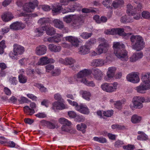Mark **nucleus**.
<instances>
[{"mask_svg":"<svg viewBox=\"0 0 150 150\" xmlns=\"http://www.w3.org/2000/svg\"><path fill=\"white\" fill-rule=\"evenodd\" d=\"M105 64V61L101 59H94L91 62V66L96 67H103L104 65Z\"/></svg>","mask_w":150,"mask_h":150,"instance_id":"nucleus-23","label":"nucleus"},{"mask_svg":"<svg viewBox=\"0 0 150 150\" xmlns=\"http://www.w3.org/2000/svg\"><path fill=\"white\" fill-rule=\"evenodd\" d=\"M121 21L123 23H131L133 21L132 18L126 16L122 17L121 18Z\"/></svg>","mask_w":150,"mask_h":150,"instance_id":"nucleus-42","label":"nucleus"},{"mask_svg":"<svg viewBox=\"0 0 150 150\" xmlns=\"http://www.w3.org/2000/svg\"><path fill=\"white\" fill-rule=\"evenodd\" d=\"M90 51V49L85 45L80 47L79 52L80 54L84 55L88 54Z\"/></svg>","mask_w":150,"mask_h":150,"instance_id":"nucleus-33","label":"nucleus"},{"mask_svg":"<svg viewBox=\"0 0 150 150\" xmlns=\"http://www.w3.org/2000/svg\"><path fill=\"white\" fill-rule=\"evenodd\" d=\"M52 24L55 27L60 29L64 28L63 22L59 19H54L52 21Z\"/></svg>","mask_w":150,"mask_h":150,"instance_id":"nucleus-30","label":"nucleus"},{"mask_svg":"<svg viewBox=\"0 0 150 150\" xmlns=\"http://www.w3.org/2000/svg\"><path fill=\"white\" fill-rule=\"evenodd\" d=\"M66 105L63 103L56 101L52 103V109L55 111L56 110H61L66 108Z\"/></svg>","mask_w":150,"mask_h":150,"instance_id":"nucleus-20","label":"nucleus"},{"mask_svg":"<svg viewBox=\"0 0 150 150\" xmlns=\"http://www.w3.org/2000/svg\"><path fill=\"white\" fill-rule=\"evenodd\" d=\"M83 23V21L81 17L78 15L75 16L70 26L72 28L78 29L80 28Z\"/></svg>","mask_w":150,"mask_h":150,"instance_id":"nucleus-9","label":"nucleus"},{"mask_svg":"<svg viewBox=\"0 0 150 150\" xmlns=\"http://www.w3.org/2000/svg\"><path fill=\"white\" fill-rule=\"evenodd\" d=\"M137 4H136V5L135 6H136V8L135 7H133L131 4H129L127 5V13L128 14L129 16H130L131 14H133V13L136 11V10L137 8Z\"/></svg>","mask_w":150,"mask_h":150,"instance_id":"nucleus-34","label":"nucleus"},{"mask_svg":"<svg viewBox=\"0 0 150 150\" xmlns=\"http://www.w3.org/2000/svg\"><path fill=\"white\" fill-rule=\"evenodd\" d=\"M59 61L61 63L66 65H72L76 62L75 60L71 57H67L64 59L61 58L59 59Z\"/></svg>","mask_w":150,"mask_h":150,"instance_id":"nucleus-18","label":"nucleus"},{"mask_svg":"<svg viewBox=\"0 0 150 150\" xmlns=\"http://www.w3.org/2000/svg\"><path fill=\"white\" fill-rule=\"evenodd\" d=\"M142 17L146 19H150V13L147 11H144L142 13Z\"/></svg>","mask_w":150,"mask_h":150,"instance_id":"nucleus-53","label":"nucleus"},{"mask_svg":"<svg viewBox=\"0 0 150 150\" xmlns=\"http://www.w3.org/2000/svg\"><path fill=\"white\" fill-rule=\"evenodd\" d=\"M30 61L28 58H23L19 60V64L21 66H26L29 64Z\"/></svg>","mask_w":150,"mask_h":150,"instance_id":"nucleus-46","label":"nucleus"},{"mask_svg":"<svg viewBox=\"0 0 150 150\" xmlns=\"http://www.w3.org/2000/svg\"><path fill=\"white\" fill-rule=\"evenodd\" d=\"M46 71L48 72H50L54 68V66L52 65H48L45 67Z\"/></svg>","mask_w":150,"mask_h":150,"instance_id":"nucleus-63","label":"nucleus"},{"mask_svg":"<svg viewBox=\"0 0 150 150\" xmlns=\"http://www.w3.org/2000/svg\"><path fill=\"white\" fill-rule=\"evenodd\" d=\"M45 28L44 26L36 28L34 31L35 35L37 37H40L44 33Z\"/></svg>","mask_w":150,"mask_h":150,"instance_id":"nucleus-35","label":"nucleus"},{"mask_svg":"<svg viewBox=\"0 0 150 150\" xmlns=\"http://www.w3.org/2000/svg\"><path fill=\"white\" fill-rule=\"evenodd\" d=\"M58 121L60 124L65 125L68 126H69L71 124V123L70 121L64 117L60 118L59 119Z\"/></svg>","mask_w":150,"mask_h":150,"instance_id":"nucleus-45","label":"nucleus"},{"mask_svg":"<svg viewBox=\"0 0 150 150\" xmlns=\"http://www.w3.org/2000/svg\"><path fill=\"white\" fill-rule=\"evenodd\" d=\"M91 73V70L85 69L80 71L74 76V80L69 79V81L71 83H72L74 81L79 83H81L86 86L93 87L96 86L95 83L93 81H89L85 77L90 75Z\"/></svg>","mask_w":150,"mask_h":150,"instance_id":"nucleus-1","label":"nucleus"},{"mask_svg":"<svg viewBox=\"0 0 150 150\" xmlns=\"http://www.w3.org/2000/svg\"><path fill=\"white\" fill-rule=\"evenodd\" d=\"M142 7V5L140 4H139L137 5V10L135 12L133 13V14L130 15L133 16V18L134 19L136 20L139 19L141 17L140 12L139 10L141 9Z\"/></svg>","mask_w":150,"mask_h":150,"instance_id":"nucleus-27","label":"nucleus"},{"mask_svg":"<svg viewBox=\"0 0 150 150\" xmlns=\"http://www.w3.org/2000/svg\"><path fill=\"white\" fill-rule=\"evenodd\" d=\"M118 83L117 82L111 83H105L102 84L101 87L102 89L108 93H112L116 91Z\"/></svg>","mask_w":150,"mask_h":150,"instance_id":"nucleus-7","label":"nucleus"},{"mask_svg":"<svg viewBox=\"0 0 150 150\" xmlns=\"http://www.w3.org/2000/svg\"><path fill=\"white\" fill-rule=\"evenodd\" d=\"M68 115L71 118H75L76 116V113L72 111H70L68 112Z\"/></svg>","mask_w":150,"mask_h":150,"instance_id":"nucleus-59","label":"nucleus"},{"mask_svg":"<svg viewBox=\"0 0 150 150\" xmlns=\"http://www.w3.org/2000/svg\"><path fill=\"white\" fill-rule=\"evenodd\" d=\"M114 54L117 58L122 61H127L128 59V52L125 48L122 49Z\"/></svg>","mask_w":150,"mask_h":150,"instance_id":"nucleus-14","label":"nucleus"},{"mask_svg":"<svg viewBox=\"0 0 150 150\" xmlns=\"http://www.w3.org/2000/svg\"><path fill=\"white\" fill-rule=\"evenodd\" d=\"M19 82L22 83H25L27 81V78L23 74H20L18 76Z\"/></svg>","mask_w":150,"mask_h":150,"instance_id":"nucleus-49","label":"nucleus"},{"mask_svg":"<svg viewBox=\"0 0 150 150\" xmlns=\"http://www.w3.org/2000/svg\"><path fill=\"white\" fill-rule=\"evenodd\" d=\"M67 101L70 105L74 107L76 110V108H78V107H79L80 106V105H79L76 102L74 101H73L69 99H67Z\"/></svg>","mask_w":150,"mask_h":150,"instance_id":"nucleus-56","label":"nucleus"},{"mask_svg":"<svg viewBox=\"0 0 150 150\" xmlns=\"http://www.w3.org/2000/svg\"><path fill=\"white\" fill-rule=\"evenodd\" d=\"M35 116L39 118H44L46 117V115L44 112H39L35 115Z\"/></svg>","mask_w":150,"mask_h":150,"instance_id":"nucleus-62","label":"nucleus"},{"mask_svg":"<svg viewBox=\"0 0 150 150\" xmlns=\"http://www.w3.org/2000/svg\"><path fill=\"white\" fill-rule=\"evenodd\" d=\"M122 101H117L115 102L114 103L115 107L118 109H120L121 108L122 105Z\"/></svg>","mask_w":150,"mask_h":150,"instance_id":"nucleus-61","label":"nucleus"},{"mask_svg":"<svg viewBox=\"0 0 150 150\" xmlns=\"http://www.w3.org/2000/svg\"><path fill=\"white\" fill-rule=\"evenodd\" d=\"M124 144L123 142L120 140H117L114 143V146L115 147L119 148L121 147Z\"/></svg>","mask_w":150,"mask_h":150,"instance_id":"nucleus-58","label":"nucleus"},{"mask_svg":"<svg viewBox=\"0 0 150 150\" xmlns=\"http://www.w3.org/2000/svg\"><path fill=\"white\" fill-rule=\"evenodd\" d=\"M75 16L73 15L67 16L63 18V20L67 23H70L74 18Z\"/></svg>","mask_w":150,"mask_h":150,"instance_id":"nucleus-44","label":"nucleus"},{"mask_svg":"<svg viewBox=\"0 0 150 150\" xmlns=\"http://www.w3.org/2000/svg\"><path fill=\"white\" fill-rule=\"evenodd\" d=\"M77 129L79 131H81L83 133L85 132L87 128L86 125L83 123H81L76 125Z\"/></svg>","mask_w":150,"mask_h":150,"instance_id":"nucleus-40","label":"nucleus"},{"mask_svg":"<svg viewBox=\"0 0 150 150\" xmlns=\"http://www.w3.org/2000/svg\"><path fill=\"white\" fill-rule=\"evenodd\" d=\"M132 48L139 51L142 50L145 47V42L143 38L139 35H133L130 38Z\"/></svg>","mask_w":150,"mask_h":150,"instance_id":"nucleus-2","label":"nucleus"},{"mask_svg":"<svg viewBox=\"0 0 150 150\" xmlns=\"http://www.w3.org/2000/svg\"><path fill=\"white\" fill-rule=\"evenodd\" d=\"M134 89L139 93L145 94L147 91L150 89V84L142 82L139 86L135 87Z\"/></svg>","mask_w":150,"mask_h":150,"instance_id":"nucleus-10","label":"nucleus"},{"mask_svg":"<svg viewBox=\"0 0 150 150\" xmlns=\"http://www.w3.org/2000/svg\"><path fill=\"white\" fill-rule=\"evenodd\" d=\"M143 56V53L142 52L134 54L130 57V61L131 62H135L139 59L142 58Z\"/></svg>","mask_w":150,"mask_h":150,"instance_id":"nucleus-24","label":"nucleus"},{"mask_svg":"<svg viewBox=\"0 0 150 150\" xmlns=\"http://www.w3.org/2000/svg\"><path fill=\"white\" fill-rule=\"evenodd\" d=\"M100 44L97 48V51L100 55L103 53H106L108 51L109 48V44L107 41L104 38H100L98 39Z\"/></svg>","mask_w":150,"mask_h":150,"instance_id":"nucleus-4","label":"nucleus"},{"mask_svg":"<svg viewBox=\"0 0 150 150\" xmlns=\"http://www.w3.org/2000/svg\"><path fill=\"white\" fill-rule=\"evenodd\" d=\"M25 24L21 22L16 21L11 24L10 27L11 29L14 30H22L25 27Z\"/></svg>","mask_w":150,"mask_h":150,"instance_id":"nucleus-16","label":"nucleus"},{"mask_svg":"<svg viewBox=\"0 0 150 150\" xmlns=\"http://www.w3.org/2000/svg\"><path fill=\"white\" fill-rule=\"evenodd\" d=\"M81 7L82 6L80 4L77 3H75L73 5V7L71 8L74 9V11L76 10L77 11L80 10Z\"/></svg>","mask_w":150,"mask_h":150,"instance_id":"nucleus-60","label":"nucleus"},{"mask_svg":"<svg viewBox=\"0 0 150 150\" xmlns=\"http://www.w3.org/2000/svg\"><path fill=\"white\" fill-rule=\"evenodd\" d=\"M82 97L85 99L87 100H90V97L91 94L90 92L88 91H81Z\"/></svg>","mask_w":150,"mask_h":150,"instance_id":"nucleus-38","label":"nucleus"},{"mask_svg":"<svg viewBox=\"0 0 150 150\" xmlns=\"http://www.w3.org/2000/svg\"><path fill=\"white\" fill-rule=\"evenodd\" d=\"M141 79L142 82L150 84V72L142 74L141 75Z\"/></svg>","mask_w":150,"mask_h":150,"instance_id":"nucleus-25","label":"nucleus"},{"mask_svg":"<svg viewBox=\"0 0 150 150\" xmlns=\"http://www.w3.org/2000/svg\"><path fill=\"white\" fill-rule=\"evenodd\" d=\"M76 110L84 114H88L90 112L87 107L83 104L80 105V106L76 108Z\"/></svg>","mask_w":150,"mask_h":150,"instance_id":"nucleus-28","label":"nucleus"},{"mask_svg":"<svg viewBox=\"0 0 150 150\" xmlns=\"http://www.w3.org/2000/svg\"><path fill=\"white\" fill-rule=\"evenodd\" d=\"M105 33L107 35L118 34L119 35L123 36L126 37H128L132 34L131 33H125L124 31V29L119 28H114L105 30Z\"/></svg>","mask_w":150,"mask_h":150,"instance_id":"nucleus-6","label":"nucleus"},{"mask_svg":"<svg viewBox=\"0 0 150 150\" xmlns=\"http://www.w3.org/2000/svg\"><path fill=\"white\" fill-rule=\"evenodd\" d=\"M55 62L53 59L48 58L47 56L42 57L40 58L37 63L38 65L43 66L49 63H53Z\"/></svg>","mask_w":150,"mask_h":150,"instance_id":"nucleus-15","label":"nucleus"},{"mask_svg":"<svg viewBox=\"0 0 150 150\" xmlns=\"http://www.w3.org/2000/svg\"><path fill=\"white\" fill-rule=\"evenodd\" d=\"M44 27L45 28V31L47 35H52L55 34V29L53 27L49 26H44Z\"/></svg>","mask_w":150,"mask_h":150,"instance_id":"nucleus-32","label":"nucleus"},{"mask_svg":"<svg viewBox=\"0 0 150 150\" xmlns=\"http://www.w3.org/2000/svg\"><path fill=\"white\" fill-rule=\"evenodd\" d=\"M48 48L51 51L54 52H59L61 50L60 46L57 45L53 44H50L48 46Z\"/></svg>","mask_w":150,"mask_h":150,"instance_id":"nucleus-29","label":"nucleus"},{"mask_svg":"<svg viewBox=\"0 0 150 150\" xmlns=\"http://www.w3.org/2000/svg\"><path fill=\"white\" fill-rule=\"evenodd\" d=\"M142 120V117L137 115H134L131 118V121L134 124L139 123Z\"/></svg>","mask_w":150,"mask_h":150,"instance_id":"nucleus-36","label":"nucleus"},{"mask_svg":"<svg viewBox=\"0 0 150 150\" xmlns=\"http://www.w3.org/2000/svg\"><path fill=\"white\" fill-rule=\"evenodd\" d=\"M63 35L62 34L57 33L53 36L55 42H59L63 38Z\"/></svg>","mask_w":150,"mask_h":150,"instance_id":"nucleus-48","label":"nucleus"},{"mask_svg":"<svg viewBox=\"0 0 150 150\" xmlns=\"http://www.w3.org/2000/svg\"><path fill=\"white\" fill-rule=\"evenodd\" d=\"M50 19L48 18H42L39 19L38 21V23L42 25L44 24L50 23Z\"/></svg>","mask_w":150,"mask_h":150,"instance_id":"nucleus-47","label":"nucleus"},{"mask_svg":"<svg viewBox=\"0 0 150 150\" xmlns=\"http://www.w3.org/2000/svg\"><path fill=\"white\" fill-rule=\"evenodd\" d=\"M139 74L137 72H132L128 74L126 78L129 81L134 83H139L140 81Z\"/></svg>","mask_w":150,"mask_h":150,"instance_id":"nucleus-11","label":"nucleus"},{"mask_svg":"<svg viewBox=\"0 0 150 150\" xmlns=\"http://www.w3.org/2000/svg\"><path fill=\"white\" fill-rule=\"evenodd\" d=\"M47 50V47L45 46L40 45L36 47L35 50V52L38 55L42 56L46 53Z\"/></svg>","mask_w":150,"mask_h":150,"instance_id":"nucleus-17","label":"nucleus"},{"mask_svg":"<svg viewBox=\"0 0 150 150\" xmlns=\"http://www.w3.org/2000/svg\"><path fill=\"white\" fill-rule=\"evenodd\" d=\"M35 86L39 88L42 92H45L47 91V89L41 84L37 83L36 84Z\"/></svg>","mask_w":150,"mask_h":150,"instance_id":"nucleus-52","label":"nucleus"},{"mask_svg":"<svg viewBox=\"0 0 150 150\" xmlns=\"http://www.w3.org/2000/svg\"><path fill=\"white\" fill-rule=\"evenodd\" d=\"M74 11V9L70 8L69 6L67 7H65L64 8H62L61 10V12L63 14L67 13L69 12H73Z\"/></svg>","mask_w":150,"mask_h":150,"instance_id":"nucleus-50","label":"nucleus"},{"mask_svg":"<svg viewBox=\"0 0 150 150\" xmlns=\"http://www.w3.org/2000/svg\"><path fill=\"white\" fill-rule=\"evenodd\" d=\"M92 35V33L83 32L80 34V36L83 39H87L90 37Z\"/></svg>","mask_w":150,"mask_h":150,"instance_id":"nucleus-51","label":"nucleus"},{"mask_svg":"<svg viewBox=\"0 0 150 150\" xmlns=\"http://www.w3.org/2000/svg\"><path fill=\"white\" fill-rule=\"evenodd\" d=\"M61 71L60 69H56L53 71H52L51 74L52 76H56L59 75Z\"/></svg>","mask_w":150,"mask_h":150,"instance_id":"nucleus-54","label":"nucleus"},{"mask_svg":"<svg viewBox=\"0 0 150 150\" xmlns=\"http://www.w3.org/2000/svg\"><path fill=\"white\" fill-rule=\"evenodd\" d=\"M123 3V0H115L113 1L112 5L114 8H116L120 6Z\"/></svg>","mask_w":150,"mask_h":150,"instance_id":"nucleus-43","label":"nucleus"},{"mask_svg":"<svg viewBox=\"0 0 150 150\" xmlns=\"http://www.w3.org/2000/svg\"><path fill=\"white\" fill-rule=\"evenodd\" d=\"M92 74L94 78L97 80H101L103 76V72L98 69H94Z\"/></svg>","mask_w":150,"mask_h":150,"instance_id":"nucleus-21","label":"nucleus"},{"mask_svg":"<svg viewBox=\"0 0 150 150\" xmlns=\"http://www.w3.org/2000/svg\"><path fill=\"white\" fill-rule=\"evenodd\" d=\"M117 68L114 66L109 67L107 69L106 76L104 78L106 81H108L114 77L117 70Z\"/></svg>","mask_w":150,"mask_h":150,"instance_id":"nucleus-12","label":"nucleus"},{"mask_svg":"<svg viewBox=\"0 0 150 150\" xmlns=\"http://www.w3.org/2000/svg\"><path fill=\"white\" fill-rule=\"evenodd\" d=\"M65 39L66 40L70 42L74 46L76 47L79 45V40L77 37L70 36L65 37Z\"/></svg>","mask_w":150,"mask_h":150,"instance_id":"nucleus-19","label":"nucleus"},{"mask_svg":"<svg viewBox=\"0 0 150 150\" xmlns=\"http://www.w3.org/2000/svg\"><path fill=\"white\" fill-rule=\"evenodd\" d=\"M143 103L141 96H136L133 98L132 103L130 104L129 106L132 109L134 108L141 109L144 106Z\"/></svg>","mask_w":150,"mask_h":150,"instance_id":"nucleus-8","label":"nucleus"},{"mask_svg":"<svg viewBox=\"0 0 150 150\" xmlns=\"http://www.w3.org/2000/svg\"><path fill=\"white\" fill-rule=\"evenodd\" d=\"M113 114V111L112 110H108L104 112V115L107 117H111Z\"/></svg>","mask_w":150,"mask_h":150,"instance_id":"nucleus-57","label":"nucleus"},{"mask_svg":"<svg viewBox=\"0 0 150 150\" xmlns=\"http://www.w3.org/2000/svg\"><path fill=\"white\" fill-rule=\"evenodd\" d=\"M113 47L114 49V54L125 48L124 44L120 42H114L113 43Z\"/></svg>","mask_w":150,"mask_h":150,"instance_id":"nucleus-22","label":"nucleus"},{"mask_svg":"<svg viewBox=\"0 0 150 150\" xmlns=\"http://www.w3.org/2000/svg\"><path fill=\"white\" fill-rule=\"evenodd\" d=\"M26 0H18L16 4L18 6L21 7L25 4L23 7V10L28 12L33 11L38 4V1L37 0H35L33 2H30L28 4L26 3Z\"/></svg>","mask_w":150,"mask_h":150,"instance_id":"nucleus-3","label":"nucleus"},{"mask_svg":"<svg viewBox=\"0 0 150 150\" xmlns=\"http://www.w3.org/2000/svg\"><path fill=\"white\" fill-rule=\"evenodd\" d=\"M11 13L10 12H5L1 15V18L3 21L5 22H8L13 18Z\"/></svg>","mask_w":150,"mask_h":150,"instance_id":"nucleus-26","label":"nucleus"},{"mask_svg":"<svg viewBox=\"0 0 150 150\" xmlns=\"http://www.w3.org/2000/svg\"><path fill=\"white\" fill-rule=\"evenodd\" d=\"M3 36L1 35H0V40L2 38ZM6 47L5 44V41L2 40L0 42V54H2L3 53L4 51V49Z\"/></svg>","mask_w":150,"mask_h":150,"instance_id":"nucleus-41","label":"nucleus"},{"mask_svg":"<svg viewBox=\"0 0 150 150\" xmlns=\"http://www.w3.org/2000/svg\"><path fill=\"white\" fill-rule=\"evenodd\" d=\"M111 128L113 129H117L121 130L124 129L125 127L124 126H121L118 125H113L111 126Z\"/></svg>","mask_w":150,"mask_h":150,"instance_id":"nucleus-55","label":"nucleus"},{"mask_svg":"<svg viewBox=\"0 0 150 150\" xmlns=\"http://www.w3.org/2000/svg\"><path fill=\"white\" fill-rule=\"evenodd\" d=\"M13 47V52H10L9 56L12 59L17 60L18 58L17 56L23 53L25 51L24 48L22 46L17 44H14Z\"/></svg>","mask_w":150,"mask_h":150,"instance_id":"nucleus-5","label":"nucleus"},{"mask_svg":"<svg viewBox=\"0 0 150 150\" xmlns=\"http://www.w3.org/2000/svg\"><path fill=\"white\" fill-rule=\"evenodd\" d=\"M52 9L53 13H60L62 9V7L60 4L57 3L52 6Z\"/></svg>","mask_w":150,"mask_h":150,"instance_id":"nucleus-31","label":"nucleus"},{"mask_svg":"<svg viewBox=\"0 0 150 150\" xmlns=\"http://www.w3.org/2000/svg\"><path fill=\"white\" fill-rule=\"evenodd\" d=\"M96 39L93 38H91L87 41L85 45L90 50L92 45L96 44Z\"/></svg>","mask_w":150,"mask_h":150,"instance_id":"nucleus-39","label":"nucleus"},{"mask_svg":"<svg viewBox=\"0 0 150 150\" xmlns=\"http://www.w3.org/2000/svg\"><path fill=\"white\" fill-rule=\"evenodd\" d=\"M123 148L127 150H133L134 149V146L133 145L129 144L127 146H124Z\"/></svg>","mask_w":150,"mask_h":150,"instance_id":"nucleus-64","label":"nucleus"},{"mask_svg":"<svg viewBox=\"0 0 150 150\" xmlns=\"http://www.w3.org/2000/svg\"><path fill=\"white\" fill-rule=\"evenodd\" d=\"M30 107L27 105L25 106L23 108L24 110L25 113L29 115H32L35 112V110L36 111L37 110L36 109L37 106L34 102L31 103L30 104Z\"/></svg>","mask_w":150,"mask_h":150,"instance_id":"nucleus-13","label":"nucleus"},{"mask_svg":"<svg viewBox=\"0 0 150 150\" xmlns=\"http://www.w3.org/2000/svg\"><path fill=\"white\" fill-rule=\"evenodd\" d=\"M137 133L139 134H140L137 136V139L140 140H146L148 139V136L143 132L139 131Z\"/></svg>","mask_w":150,"mask_h":150,"instance_id":"nucleus-37","label":"nucleus"}]
</instances>
